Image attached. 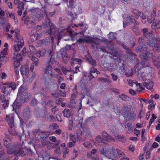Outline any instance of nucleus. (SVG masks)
Wrapping results in <instances>:
<instances>
[{"label":"nucleus","mask_w":160,"mask_h":160,"mask_svg":"<svg viewBox=\"0 0 160 160\" xmlns=\"http://www.w3.org/2000/svg\"><path fill=\"white\" fill-rule=\"evenodd\" d=\"M152 51H146L145 53L142 55H141V58L144 59V60H148L152 56Z\"/></svg>","instance_id":"19"},{"label":"nucleus","mask_w":160,"mask_h":160,"mask_svg":"<svg viewBox=\"0 0 160 160\" xmlns=\"http://www.w3.org/2000/svg\"><path fill=\"white\" fill-rule=\"evenodd\" d=\"M46 16L47 18H46L44 22L43 23V24L44 27L48 26H50L49 31L48 32L50 34H52L53 33V31H54V29L53 28L54 27L51 25L52 23H51L50 19L48 18L47 15H46Z\"/></svg>","instance_id":"9"},{"label":"nucleus","mask_w":160,"mask_h":160,"mask_svg":"<svg viewBox=\"0 0 160 160\" xmlns=\"http://www.w3.org/2000/svg\"><path fill=\"white\" fill-rule=\"evenodd\" d=\"M63 113L64 117L69 118L71 115V112L70 110L68 109L65 108L63 111Z\"/></svg>","instance_id":"31"},{"label":"nucleus","mask_w":160,"mask_h":160,"mask_svg":"<svg viewBox=\"0 0 160 160\" xmlns=\"http://www.w3.org/2000/svg\"><path fill=\"white\" fill-rule=\"evenodd\" d=\"M0 101L1 103H2V107L3 108L5 109L8 108L9 105V101L7 100L5 96L1 95L0 97Z\"/></svg>","instance_id":"14"},{"label":"nucleus","mask_w":160,"mask_h":160,"mask_svg":"<svg viewBox=\"0 0 160 160\" xmlns=\"http://www.w3.org/2000/svg\"><path fill=\"white\" fill-rule=\"evenodd\" d=\"M6 120L10 128L12 129L13 127L15 126L14 123V116L13 114L6 115Z\"/></svg>","instance_id":"12"},{"label":"nucleus","mask_w":160,"mask_h":160,"mask_svg":"<svg viewBox=\"0 0 160 160\" xmlns=\"http://www.w3.org/2000/svg\"><path fill=\"white\" fill-rule=\"evenodd\" d=\"M112 132L120 141L124 143L126 142V138L124 136L122 135H117L114 131H112Z\"/></svg>","instance_id":"24"},{"label":"nucleus","mask_w":160,"mask_h":160,"mask_svg":"<svg viewBox=\"0 0 160 160\" xmlns=\"http://www.w3.org/2000/svg\"><path fill=\"white\" fill-rule=\"evenodd\" d=\"M11 139L8 138L3 139V143L5 146L7 148V153L8 155L14 154L15 155H21L24 156L26 152L23 151L21 146L18 143H13L11 144Z\"/></svg>","instance_id":"1"},{"label":"nucleus","mask_w":160,"mask_h":160,"mask_svg":"<svg viewBox=\"0 0 160 160\" xmlns=\"http://www.w3.org/2000/svg\"><path fill=\"white\" fill-rule=\"evenodd\" d=\"M133 83L135 84L137 86V90L138 92H141L142 90H144V85L140 83H138L136 81Z\"/></svg>","instance_id":"27"},{"label":"nucleus","mask_w":160,"mask_h":160,"mask_svg":"<svg viewBox=\"0 0 160 160\" xmlns=\"http://www.w3.org/2000/svg\"><path fill=\"white\" fill-rule=\"evenodd\" d=\"M117 152L119 157H121L125 156V155L124 152L121 150L117 149Z\"/></svg>","instance_id":"51"},{"label":"nucleus","mask_w":160,"mask_h":160,"mask_svg":"<svg viewBox=\"0 0 160 160\" xmlns=\"http://www.w3.org/2000/svg\"><path fill=\"white\" fill-rule=\"evenodd\" d=\"M91 43L92 46L94 47L93 45H97V42L94 40V38L89 36H86L85 38H79L77 40L76 43L80 44L83 42Z\"/></svg>","instance_id":"7"},{"label":"nucleus","mask_w":160,"mask_h":160,"mask_svg":"<svg viewBox=\"0 0 160 160\" xmlns=\"http://www.w3.org/2000/svg\"><path fill=\"white\" fill-rule=\"evenodd\" d=\"M61 117L62 114L61 113H59L57 114L56 115V118L58 121L61 122L62 121Z\"/></svg>","instance_id":"60"},{"label":"nucleus","mask_w":160,"mask_h":160,"mask_svg":"<svg viewBox=\"0 0 160 160\" xmlns=\"http://www.w3.org/2000/svg\"><path fill=\"white\" fill-rule=\"evenodd\" d=\"M58 127L57 124L56 123H53L50 126V128L52 129H57Z\"/></svg>","instance_id":"64"},{"label":"nucleus","mask_w":160,"mask_h":160,"mask_svg":"<svg viewBox=\"0 0 160 160\" xmlns=\"http://www.w3.org/2000/svg\"><path fill=\"white\" fill-rule=\"evenodd\" d=\"M40 132H41L42 134L41 135L39 134L38 135V137H36L38 139L41 138H47L48 137L49 135V134H45L44 133H45V132H43L42 131H40Z\"/></svg>","instance_id":"33"},{"label":"nucleus","mask_w":160,"mask_h":160,"mask_svg":"<svg viewBox=\"0 0 160 160\" xmlns=\"http://www.w3.org/2000/svg\"><path fill=\"white\" fill-rule=\"evenodd\" d=\"M150 66V62L148 60H142L141 62H138L135 67L137 68L139 67L140 68H147Z\"/></svg>","instance_id":"11"},{"label":"nucleus","mask_w":160,"mask_h":160,"mask_svg":"<svg viewBox=\"0 0 160 160\" xmlns=\"http://www.w3.org/2000/svg\"><path fill=\"white\" fill-rule=\"evenodd\" d=\"M5 85L7 86V88H11L12 89L14 90L16 88V83L14 82H11L8 83H5L4 84Z\"/></svg>","instance_id":"32"},{"label":"nucleus","mask_w":160,"mask_h":160,"mask_svg":"<svg viewBox=\"0 0 160 160\" xmlns=\"http://www.w3.org/2000/svg\"><path fill=\"white\" fill-rule=\"evenodd\" d=\"M119 97L121 98L122 100L126 102L129 101L130 99L129 97L125 95L124 94H122L121 95H119Z\"/></svg>","instance_id":"34"},{"label":"nucleus","mask_w":160,"mask_h":160,"mask_svg":"<svg viewBox=\"0 0 160 160\" xmlns=\"http://www.w3.org/2000/svg\"><path fill=\"white\" fill-rule=\"evenodd\" d=\"M68 126L70 130H72L73 128V121L72 120H70L69 121Z\"/></svg>","instance_id":"56"},{"label":"nucleus","mask_w":160,"mask_h":160,"mask_svg":"<svg viewBox=\"0 0 160 160\" xmlns=\"http://www.w3.org/2000/svg\"><path fill=\"white\" fill-rule=\"evenodd\" d=\"M63 1L67 3L68 7L71 9L75 8L73 0H63Z\"/></svg>","instance_id":"30"},{"label":"nucleus","mask_w":160,"mask_h":160,"mask_svg":"<svg viewBox=\"0 0 160 160\" xmlns=\"http://www.w3.org/2000/svg\"><path fill=\"white\" fill-rule=\"evenodd\" d=\"M126 50V53L129 55L130 57H133L134 58H135L136 55L132 52V50L131 49L128 48Z\"/></svg>","instance_id":"36"},{"label":"nucleus","mask_w":160,"mask_h":160,"mask_svg":"<svg viewBox=\"0 0 160 160\" xmlns=\"http://www.w3.org/2000/svg\"><path fill=\"white\" fill-rule=\"evenodd\" d=\"M108 38L111 40H114L116 39V36L115 34L112 32H110L108 34Z\"/></svg>","instance_id":"46"},{"label":"nucleus","mask_w":160,"mask_h":160,"mask_svg":"<svg viewBox=\"0 0 160 160\" xmlns=\"http://www.w3.org/2000/svg\"><path fill=\"white\" fill-rule=\"evenodd\" d=\"M38 104V101L35 98L32 99L30 102V105L31 106L35 107Z\"/></svg>","instance_id":"49"},{"label":"nucleus","mask_w":160,"mask_h":160,"mask_svg":"<svg viewBox=\"0 0 160 160\" xmlns=\"http://www.w3.org/2000/svg\"><path fill=\"white\" fill-rule=\"evenodd\" d=\"M19 32V31L17 29L15 30V42L16 44H14L13 46V50L16 52H19L24 45L23 38L20 36Z\"/></svg>","instance_id":"5"},{"label":"nucleus","mask_w":160,"mask_h":160,"mask_svg":"<svg viewBox=\"0 0 160 160\" xmlns=\"http://www.w3.org/2000/svg\"><path fill=\"white\" fill-rule=\"evenodd\" d=\"M133 109L132 106L127 103L124 104L122 107V116L125 115L129 112H131Z\"/></svg>","instance_id":"15"},{"label":"nucleus","mask_w":160,"mask_h":160,"mask_svg":"<svg viewBox=\"0 0 160 160\" xmlns=\"http://www.w3.org/2000/svg\"><path fill=\"white\" fill-rule=\"evenodd\" d=\"M97 152V150L95 149H93L91 152V153L88 152L87 156L90 159L92 160H99L98 157L97 155H92V154H94Z\"/></svg>","instance_id":"16"},{"label":"nucleus","mask_w":160,"mask_h":160,"mask_svg":"<svg viewBox=\"0 0 160 160\" xmlns=\"http://www.w3.org/2000/svg\"><path fill=\"white\" fill-rule=\"evenodd\" d=\"M13 60H18L20 61H22V57L20 54H17L16 55H14L13 58Z\"/></svg>","instance_id":"44"},{"label":"nucleus","mask_w":160,"mask_h":160,"mask_svg":"<svg viewBox=\"0 0 160 160\" xmlns=\"http://www.w3.org/2000/svg\"><path fill=\"white\" fill-rule=\"evenodd\" d=\"M142 31L145 37L148 39L147 42L148 45L153 48L154 51L159 52L160 48L158 42H160V38L154 36L152 31L148 28H143Z\"/></svg>","instance_id":"2"},{"label":"nucleus","mask_w":160,"mask_h":160,"mask_svg":"<svg viewBox=\"0 0 160 160\" xmlns=\"http://www.w3.org/2000/svg\"><path fill=\"white\" fill-rule=\"evenodd\" d=\"M53 39L52 37L49 36L44 39L38 40L36 46L37 47H40L42 45H47L50 42L53 43Z\"/></svg>","instance_id":"6"},{"label":"nucleus","mask_w":160,"mask_h":160,"mask_svg":"<svg viewBox=\"0 0 160 160\" xmlns=\"http://www.w3.org/2000/svg\"><path fill=\"white\" fill-rule=\"evenodd\" d=\"M148 75L145 72H141L138 73V78L140 80L142 81H146L147 79H149L148 78Z\"/></svg>","instance_id":"21"},{"label":"nucleus","mask_w":160,"mask_h":160,"mask_svg":"<svg viewBox=\"0 0 160 160\" xmlns=\"http://www.w3.org/2000/svg\"><path fill=\"white\" fill-rule=\"evenodd\" d=\"M25 3H24L22 2H20L18 5V8L20 10H22L24 8V5Z\"/></svg>","instance_id":"55"},{"label":"nucleus","mask_w":160,"mask_h":160,"mask_svg":"<svg viewBox=\"0 0 160 160\" xmlns=\"http://www.w3.org/2000/svg\"><path fill=\"white\" fill-rule=\"evenodd\" d=\"M77 95L75 93H73L71 95V101L72 102H75V98H76Z\"/></svg>","instance_id":"61"},{"label":"nucleus","mask_w":160,"mask_h":160,"mask_svg":"<svg viewBox=\"0 0 160 160\" xmlns=\"http://www.w3.org/2000/svg\"><path fill=\"white\" fill-rule=\"evenodd\" d=\"M152 61L154 64L156 66L158 69H160V57L159 56H153Z\"/></svg>","instance_id":"18"},{"label":"nucleus","mask_w":160,"mask_h":160,"mask_svg":"<svg viewBox=\"0 0 160 160\" xmlns=\"http://www.w3.org/2000/svg\"><path fill=\"white\" fill-rule=\"evenodd\" d=\"M157 118V117L155 115L153 114L152 115V117L151 118L149 122V126H150L151 124H152V122L154 120V119Z\"/></svg>","instance_id":"50"},{"label":"nucleus","mask_w":160,"mask_h":160,"mask_svg":"<svg viewBox=\"0 0 160 160\" xmlns=\"http://www.w3.org/2000/svg\"><path fill=\"white\" fill-rule=\"evenodd\" d=\"M123 116L128 120H133L136 117V114L133 111H131V112H129Z\"/></svg>","instance_id":"13"},{"label":"nucleus","mask_w":160,"mask_h":160,"mask_svg":"<svg viewBox=\"0 0 160 160\" xmlns=\"http://www.w3.org/2000/svg\"><path fill=\"white\" fill-rule=\"evenodd\" d=\"M15 68H17L20 66V61L18 60H13Z\"/></svg>","instance_id":"54"},{"label":"nucleus","mask_w":160,"mask_h":160,"mask_svg":"<svg viewBox=\"0 0 160 160\" xmlns=\"http://www.w3.org/2000/svg\"><path fill=\"white\" fill-rule=\"evenodd\" d=\"M52 66L51 65L48 64L44 70L45 73L49 74L50 72H51Z\"/></svg>","instance_id":"38"},{"label":"nucleus","mask_w":160,"mask_h":160,"mask_svg":"<svg viewBox=\"0 0 160 160\" xmlns=\"http://www.w3.org/2000/svg\"><path fill=\"white\" fill-rule=\"evenodd\" d=\"M19 105V103H16L14 102L12 105L13 109L15 110L16 109H19L20 107Z\"/></svg>","instance_id":"48"},{"label":"nucleus","mask_w":160,"mask_h":160,"mask_svg":"<svg viewBox=\"0 0 160 160\" xmlns=\"http://www.w3.org/2000/svg\"><path fill=\"white\" fill-rule=\"evenodd\" d=\"M31 112L29 108L27 107L25 108L22 112V118L24 120H28L31 117Z\"/></svg>","instance_id":"10"},{"label":"nucleus","mask_w":160,"mask_h":160,"mask_svg":"<svg viewBox=\"0 0 160 160\" xmlns=\"http://www.w3.org/2000/svg\"><path fill=\"white\" fill-rule=\"evenodd\" d=\"M147 47L146 45L145 44L139 45L137 49L136 50L137 52H142L146 51Z\"/></svg>","instance_id":"26"},{"label":"nucleus","mask_w":160,"mask_h":160,"mask_svg":"<svg viewBox=\"0 0 160 160\" xmlns=\"http://www.w3.org/2000/svg\"><path fill=\"white\" fill-rule=\"evenodd\" d=\"M28 54L29 58H31V60L34 62L35 66H37L38 65L39 60L38 58H36L33 55H31L29 54V53H28Z\"/></svg>","instance_id":"29"},{"label":"nucleus","mask_w":160,"mask_h":160,"mask_svg":"<svg viewBox=\"0 0 160 160\" xmlns=\"http://www.w3.org/2000/svg\"><path fill=\"white\" fill-rule=\"evenodd\" d=\"M139 12V11L137 9H133L132 11V13L135 15V17L136 19H138V15Z\"/></svg>","instance_id":"52"},{"label":"nucleus","mask_w":160,"mask_h":160,"mask_svg":"<svg viewBox=\"0 0 160 160\" xmlns=\"http://www.w3.org/2000/svg\"><path fill=\"white\" fill-rule=\"evenodd\" d=\"M43 118L45 120L49 121H51L54 119V117L52 115L49 114L45 115Z\"/></svg>","instance_id":"35"},{"label":"nucleus","mask_w":160,"mask_h":160,"mask_svg":"<svg viewBox=\"0 0 160 160\" xmlns=\"http://www.w3.org/2000/svg\"><path fill=\"white\" fill-rule=\"evenodd\" d=\"M39 35L38 34L31 35L30 36V39L32 42L36 41L38 38Z\"/></svg>","instance_id":"42"},{"label":"nucleus","mask_w":160,"mask_h":160,"mask_svg":"<svg viewBox=\"0 0 160 160\" xmlns=\"http://www.w3.org/2000/svg\"><path fill=\"white\" fill-rule=\"evenodd\" d=\"M51 48H48L46 50L44 49H42L41 50H38L36 52V56L38 57H43L44 56L46 52L47 53V50H50Z\"/></svg>","instance_id":"20"},{"label":"nucleus","mask_w":160,"mask_h":160,"mask_svg":"<svg viewBox=\"0 0 160 160\" xmlns=\"http://www.w3.org/2000/svg\"><path fill=\"white\" fill-rule=\"evenodd\" d=\"M82 120H80L79 123L77 125V131L76 133H71L69 135V137L71 141L73 143L75 144L76 142H79L80 137L83 134H89V129L86 124H82Z\"/></svg>","instance_id":"3"},{"label":"nucleus","mask_w":160,"mask_h":160,"mask_svg":"<svg viewBox=\"0 0 160 160\" xmlns=\"http://www.w3.org/2000/svg\"><path fill=\"white\" fill-rule=\"evenodd\" d=\"M133 18H134L133 16L128 15L126 21V23L129 24L132 22Z\"/></svg>","instance_id":"43"},{"label":"nucleus","mask_w":160,"mask_h":160,"mask_svg":"<svg viewBox=\"0 0 160 160\" xmlns=\"http://www.w3.org/2000/svg\"><path fill=\"white\" fill-rule=\"evenodd\" d=\"M125 75L127 77L131 76L132 75V70L129 69L125 72Z\"/></svg>","instance_id":"58"},{"label":"nucleus","mask_w":160,"mask_h":160,"mask_svg":"<svg viewBox=\"0 0 160 160\" xmlns=\"http://www.w3.org/2000/svg\"><path fill=\"white\" fill-rule=\"evenodd\" d=\"M138 42L139 45H142L143 44L144 42V38L142 37H140L139 38L138 40Z\"/></svg>","instance_id":"62"},{"label":"nucleus","mask_w":160,"mask_h":160,"mask_svg":"<svg viewBox=\"0 0 160 160\" xmlns=\"http://www.w3.org/2000/svg\"><path fill=\"white\" fill-rule=\"evenodd\" d=\"M31 11L33 16L38 21H40L43 18V14L40 9L33 8L31 9Z\"/></svg>","instance_id":"8"},{"label":"nucleus","mask_w":160,"mask_h":160,"mask_svg":"<svg viewBox=\"0 0 160 160\" xmlns=\"http://www.w3.org/2000/svg\"><path fill=\"white\" fill-rule=\"evenodd\" d=\"M102 135L103 137L108 140L110 141H112L114 142V140L113 138L111 136L109 135L105 131H103L102 132Z\"/></svg>","instance_id":"28"},{"label":"nucleus","mask_w":160,"mask_h":160,"mask_svg":"<svg viewBox=\"0 0 160 160\" xmlns=\"http://www.w3.org/2000/svg\"><path fill=\"white\" fill-rule=\"evenodd\" d=\"M111 75L112 77V80L115 82L117 81L118 78V77L117 75L113 73H112Z\"/></svg>","instance_id":"63"},{"label":"nucleus","mask_w":160,"mask_h":160,"mask_svg":"<svg viewBox=\"0 0 160 160\" xmlns=\"http://www.w3.org/2000/svg\"><path fill=\"white\" fill-rule=\"evenodd\" d=\"M111 55L114 57L118 58L119 57V54L118 52L116 50H113L112 52Z\"/></svg>","instance_id":"47"},{"label":"nucleus","mask_w":160,"mask_h":160,"mask_svg":"<svg viewBox=\"0 0 160 160\" xmlns=\"http://www.w3.org/2000/svg\"><path fill=\"white\" fill-rule=\"evenodd\" d=\"M83 145L86 148H91L92 146L91 143L88 141L84 142L83 143Z\"/></svg>","instance_id":"53"},{"label":"nucleus","mask_w":160,"mask_h":160,"mask_svg":"<svg viewBox=\"0 0 160 160\" xmlns=\"http://www.w3.org/2000/svg\"><path fill=\"white\" fill-rule=\"evenodd\" d=\"M143 85L144 87L147 89L151 90L152 89L153 87V82L152 81H150L148 82H143Z\"/></svg>","instance_id":"25"},{"label":"nucleus","mask_w":160,"mask_h":160,"mask_svg":"<svg viewBox=\"0 0 160 160\" xmlns=\"http://www.w3.org/2000/svg\"><path fill=\"white\" fill-rule=\"evenodd\" d=\"M29 49L31 52V55H34L36 54V51L35 48L33 45H29Z\"/></svg>","instance_id":"41"},{"label":"nucleus","mask_w":160,"mask_h":160,"mask_svg":"<svg viewBox=\"0 0 160 160\" xmlns=\"http://www.w3.org/2000/svg\"><path fill=\"white\" fill-rule=\"evenodd\" d=\"M156 8H154L153 11L152 12L151 14V18L152 19H155L156 15Z\"/></svg>","instance_id":"57"},{"label":"nucleus","mask_w":160,"mask_h":160,"mask_svg":"<svg viewBox=\"0 0 160 160\" xmlns=\"http://www.w3.org/2000/svg\"><path fill=\"white\" fill-rule=\"evenodd\" d=\"M24 22L25 24L27 25H30L31 26H32V25L34 24V22L32 21H30L29 18H26L25 19Z\"/></svg>","instance_id":"45"},{"label":"nucleus","mask_w":160,"mask_h":160,"mask_svg":"<svg viewBox=\"0 0 160 160\" xmlns=\"http://www.w3.org/2000/svg\"><path fill=\"white\" fill-rule=\"evenodd\" d=\"M31 96L30 93L27 92H22L21 93V99L22 101L26 102L29 99Z\"/></svg>","instance_id":"22"},{"label":"nucleus","mask_w":160,"mask_h":160,"mask_svg":"<svg viewBox=\"0 0 160 160\" xmlns=\"http://www.w3.org/2000/svg\"><path fill=\"white\" fill-rule=\"evenodd\" d=\"M96 140L98 142H101L103 141V139L100 136L98 135L96 137Z\"/></svg>","instance_id":"59"},{"label":"nucleus","mask_w":160,"mask_h":160,"mask_svg":"<svg viewBox=\"0 0 160 160\" xmlns=\"http://www.w3.org/2000/svg\"><path fill=\"white\" fill-rule=\"evenodd\" d=\"M144 71H145V72L147 74V75H150L151 73H152V68L150 66L146 68L144 70Z\"/></svg>","instance_id":"39"},{"label":"nucleus","mask_w":160,"mask_h":160,"mask_svg":"<svg viewBox=\"0 0 160 160\" xmlns=\"http://www.w3.org/2000/svg\"><path fill=\"white\" fill-rule=\"evenodd\" d=\"M87 60L89 63L93 67H95L96 65V62L92 58H88Z\"/></svg>","instance_id":"40"},{"label":"nucleus","mask_w":160,"mask_h":160,"mask_svg":"<svg viewBox=\"0 0 160 160\" xmlns=\"http://www.w3.org/2000/svg\"><path fill=\"white\" fill-rule=\"evenodd\" d=\"M52 48H51L50 50H47V53L48 54L49 57H50V58L49 61L48 62V64H50L51 65L52 64H53L55 63H57V62L55 61L54 58H52Z\"/></svg>","instance_id":"23"},{"label":"nucleus","mask_w":160,"mask_h":160,"mask_svg":"<svg viewBox=\"0 0 160 160\" xmlns=\"http://www.w3.org/2000/svg\"><path fill=\"white\" fill-rule=\"evenodd\" d=\"M105 11V8L102 6H99L97 9V12L100 15L103 14Z\"/></svg>","instance_id":"37"},{"label":"nucleus","mask_w":160,"mask_h":160,"mask_svg":"<svg viewBox=\"0 0 160 160\" xmlns=\"http://www.w3.org/2000/svg\"><path fill=\"white\" fill-rule=\"evenodd\" d=\"M29 68L27 66H22L20 69V72L22 75H25L28 77L29 74Z\"/></svg>","instance_id":"17"},{"label":"nucleus","mask_w":160,"mask_h":160,"mask_svg":"<svg viewBox=\"0 0 160 160\" xmlns=\"http://www.w3.org/2000/svg\"><path fill=\"white\" fill-rule=\"evenodd\" d=\"M100 152L102 155L112 159L117 156L116 151L113 147H102L100 149Z\"/></svg>","instance_id":"4"}]
</instances>
